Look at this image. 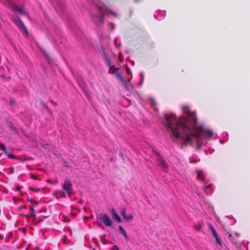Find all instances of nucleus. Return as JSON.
I'll return each mask as SVG.
<instances>
[{"instance_id": "f257e3e1", "label": "nucleus", "mask_w": 250, "mask_h": 250, "mask_svg": "<svg viewBox=\"0 0 250 250\" xmlns=\"http://www.w3.org/2000/svg\"><path fill=\"white\" fill-rule=\"evenodd\" d=\"M180 126L183 128V133H181V138H180L182 146L191 145L192 137L199 140L201 139L202 135H204L206 139L211 138L213 135L211 130L204 127L203 125L199 126H197V125H191L188 120L185 118H182L177 123V127Z\"/></svg>"}, {"instance_id": "f03ea898", "label": "nucleus", "mask_w": 250, "mask_h": 250, "mask_svg": "<svg viewBox=\"0 0 250 250\" xmlns=\"http://www.w3.org/2000/svg\"><path fill=\"white\" fill-rule=\"evenodd\" d=\"M182 108L184 112L188 116L189 119L191 120L192 122H190L189 120L185 117H181L179 120H177L174 115H166L165 119L167 121V127L170 129V131L174 138L178 140L181 138L180 132L183 131L182 127H177V124L182 118H185L188 120L189 124L191 125H197V118L196 116L195 112H191L189 107L187 105H184L182 106Z\"/></svg>"}, {"instance_id": "7ed1b4c3", "label": "nucleus", "mask_w": 250, "mask_h": 250, "mask_svg": "<svg viewBox=\"0 0 250 250\" xmlns=\"http://www.w3.org/2000/svg\"><path fill=\"white\" fill-rule=\"evenodd\" d=\"M11 20L14 22L21 31L23 32L26 36H29V32L21 19L17 16H10Z\"/></svg>"}, {"instance_id": "20e7f679", "label": "nucleus", "mask_w": 250, "mask_h": 250, "mask_svg": "<svg viewBox=\"0 0 250 250\" xmlns=\"http://www.w3.org/2000/svg\"><path fill=\"white\" fill-rule=\"evenodd\" d=\"M10 8L15 12H19L21 15H23L30 19L28 13L25 12L22 7L18 6L13 1L9 0L8 1Z\"/></svg>"}, {"instance_id": "39448f33", "label": "nucleus", "mask_w": 250, "mask_h": 250, "mask_svg": "<svg viewBox=\"0 0 250 250\" xmlns=\"http://www.w3.org/2000/svg\"><path fill=\"white\" fill-rule=\"evenodd\" d=\"M10 8L15 12H19L21 15H23L30 19L28 13L25 12L22 7L18 6L13 1L9 0L8 1Z\"/></svg>"}, {"instance_id": "423d86ee", "label": "nucleus", "mask_w": 250, "mask_h": 250, "mask_svg": "<svg viewBox=\"0 0 250 250\" xmlns=\"http://www.w3.org/2000/svg\"><path fill=\"white\" fill-rule=\"evenodd\" d=\"M62 188L63 190L66 191L67 195L69 197H70L73 194L72 183L68 178H66L65 179Z\"/></svg>"}, {"instance_id": "0eeeda50", "label": "nucleus", "mask_w": 250, "mask_h": 250, "mask_svg": "<svg viewBox=\"0 0 250 250\" xmlns=\"http://www.w3.org/2000/svg\"><path fill=\"white\" fill-rule=\"evenodd\" d=\"M98 218L106 226L111 227L113 225V222L110 217L107 214H100L98 216Z\"/></svg>"}, {"instance_id": "6e6552de", "label": "nucleus", "mask_w": 250, "mask_h": 250, "mask_svg": "<svg viewBox=\"0 0 250 250\" xmlns=\"http://www.w3.org/2000/svg\"><path fill=\"white\" fill-rule=\"evenodd\" d=\"M92 19L95 24L98 25H101L104 23V15L101 12H99L97 14L93 15Z\"/></svg>"}, {"instance_id": "1a4fd4ad", "label": "nucleus", "mask_w": 250, "mask_h": 250, "mask_svg": "<svg viewBox=\"0 0 250 250\" xmlns=\"http://www.w3.org/2000/svg\"><path fill=\"white\" fill-rule=\"evenodd\" d=\"M157 155V159L158 162V165L162 167L164 169L166 170L168 168V164L166 162L164 159L160 155V154L157 152L156 153Z\"/></svg>"}, {"instance_id": "9d476101", "label": "nucleus", "mask_w": 250, "mask_h": 250, "mask_svg": "<svg viewBox=\"0 0 250 250\" xmlns=\"http://www.w3.org/2000/svg\"><path fill=\"white\" fill-rule=\"evenodd\" d=\"M229 239L231 242V243L234 245L237 249H240L241 248V242L236 239L234 236H233L231 234L229 235Z\"/></svg>"}, {"instance_id": "9b49d317", "label": "nucleus", "mask_w": 250, "mask_h": 250, "mask_svg": "<svg viewBox=\"0 0 250 250\" xmlns=\"http://www.w3.org/2000/svg\"><path fill=\"white\" fill-rule=\"evenodd\" d=\"M208 226H209V228H210V230H211L213 236L215 238L217 243H218L219 244L221 245V240L218 237V234H217L216 230L215 229L213 228V227L211 224H209L208 225Z\"/></svg>"}, {"instance_id": "f8f14e48", "label": "nucleus", "mask_w": 250, "mask_h": 250, "mask_svg": "<svg viewBox=\"0 0 250 250\" xmlns=\"http://www.w3.org/2000/svg\"><path fill=\"white\" fill-rule=\"evenodd\" d=\"M54 195L57 199L65 198L66 197L65 193L62 190H56L54 193Z\"/></svg>"}, {"instance_id": "ddd939ff", "label": "nucleus", "mask_w": 250, "mask_h": 250, "mask_svg": "<svg viewBox=\"0 0 250 250\" xmlns=\"http://www.w3.org/2000/svg\"><path fill=\"white\" fill-rule=\"evenodd\" d=\"M111 213L112 214V217L113 219H116L117 221L119 223L121 222L122 221V220L120 218V217L119 216L117 212L116 211L115 209L114 208L111 209Z\"/></svg>"}, {"instance_id": "4468645a", "label": "nucleus", "mask_w": 250, "mask_h": 250, "mask_svg": "<svg viewBox=\"0 0 250 250\" xmlns=\"http://www.w3.org/2000/svg\"><path fill=\"white\" fill-rule=\"evenodd\" d=\"M119 228L121 233L124 235V236L125 237V239L128 240L129 239L128 236L126 232L125 231V230L123 228V227L122 226H119Z\"/></svg>"}, {"instance_id": "2eb2a0df", "label": "nucleus", "mask_w": 250, "mask_h": 250, "mask_svg": "<svg viewBox=\"0 0 250 250\" xmlns=\"http://www.w3.org/2000/svg\"><path fill=\"white\" fill-rule=\"evenodd\" d=\"M205 178V174L201 170L198 172L197 174V178L198 180L204 181Z\"/></svg>"}, {"instance_id": "dca6fc26", "label": "nucleus", "mask_w": 250, "mask_h": 250, "mask_svg": "<svg viewBox=\"0 0 250 250\" xmlns=\"http://www.w3.org/2000/svg\"><path fill=\"white\" fill-rule=\"evenodd\" d=\"M109 67V70L108 71L109 73L114 74L116 72V70H118L119 68H117L115 67L114 65H111Z\"/></svg>"}, {"instance_id": "f3484780", "label": "nucleus", "mask_w": 250, "mask_h": 250, "mask_svg": "<svg viewBox=\"0 0 250 250\" xmlns=\"http://www.w3.org/2000/svg\"><path fill=\"white\" fill-rule=\"evenodd\" d=\"M114 74H115L116 77L121 82H125V81L124 80L123 77L122 75V74L120 72H116Z\"/></svg>"}, {"instance_id": "a211bd4d", "label": "nucleus", "mask_w": 250, "mask_h": 250, "mask_svg": "<svg viewBox=\"0 0 250 250\" xmlns=\"http://www.w3.org/2000/svg\"><path fill=\"white\" fill-rule=\"evenodd\" d=\"M79 84L83 89V90L86 92V87L85 86V84L83 82L82 80H81L79 82Z\"/></svg>"}, {"instance_id": "6ab92c4d", "label": "nucleus", "mask_w": 250, "mask_h": 250, "mask_svg": "<svg viewBox=\"0 0 250 250\" xmlns=\"http://www.w3.org/2000/svg\"><path fill=\"white\" fill-rule=\"evenodd\" d=\"M126 208L125 207H123L121 208V214L122 216L125 218V217L126 216Z\"/></svg>"}, {"instance_id": "aec40b11", "label": "nucleus", "mask_w": 250, "mask_h": 250, "mask_svg": "<svg viewBox=\"0 0 250 250\" xmlns=\"http://www.w3.org/2000/svg\"><path fill=\"white\" fill-rule=\"evenodd\" d=\"M0 149L4 152L5 154H7V150L6 149V146L2 144H0Z\"/></svg>"}, {"instance_id": "412c9836", "label": "nucleus", "mask_w": 250, "mask_h": 250, "mask_svg": "<svg viewBox=\"0 0 250 250\" xmlns=\"http://www.w3.org/2000/svg\"><path fill=\"white\" fill-rule=\"evenodd\" d=\"M133 216L131 214H130V215H126L125 217V219L127 221H131V220H133Z\"/></svg>"}, {"instance_id": "4be33fe9", "label": "nucleus", "mask_w": 250, "mask_h": 250, "mask_svg": "<svg viewBox=\"0 0 250 250\" xmlns=\"http://www.w3.org/2000/svg\"><path fill=\"white\" fill-rule=\"evenodd\" d=\"M104 60H105V62L107 65L108 67H109L111 65L110 60L108 58L105 57L104 59Z\"/></svg>"}, {"instance_id": "5701e85b", "label": "nucleus", "mask_w": 250, "mask_h": 250, "mask_svg": "<svg viewBox=\"0 0 250 250\" xmlns=\"http://www.w3.org/2000/svg\"><path fill=\"white\" fill-rule=\"evenodd\" d=\"M10 129H11V130L12 131H13L14 132H15L16 133H17L18 132V129L14 125H11L10 126Z\"/></svg>"}, {"instance_id": "b1692460", "label": "nucleus", "mask_w": 250, "mask_h": 250, "mask_svg": "<svg viewBox=\"0 0 250 250\" xmlns=\"http://www.w3.org/2000/svg\"><path fill=\"white\" fill-rule=\"evenodd\" d=\"M30 210L31 211V217H35L36 214H35V210L33 208V207H30Z\"/></svg>"}, {"instance_id": "393cba45", "label": "nucleus", "mask_w": 250, "mask_h": 250, "mask_svg": "<svg viewBox=\"0 0 250 250\" xmlns=\"http://www.w3.org/2000/svg\"><path fill=\"white\" fill-rule=\"evenodd\" d=\"M28 188L31 191H33L34 192H37L39 190V189H37V188H34V187H29Z\"/></svg>"}, {"instance_id": "a878e982", "label": "nucleus", "mask_w": 250, "mask_h": 250, "mask_svg": "<svg viewBox=\"0 0 250 250\" xmlns=\"http://www.w3.org/2000/svg\"><path fill=\"white\" fill-rule=\"evenodd\" d=\"M16 188L21 195H23V193L21 190V188L19 186H18L16 187Z\"/></svg>"}, {"instance_id": "bb28decb", "label": "nucleus", "mask_w": 250, "mask_h": 250, "mask_svg": "<svg viewBox=\"0 0 250 250\" xmlns=\"http://www.w3.org/2000/svg\"><path fill=\"white\" fill-rule=\"evenodd\" d=\"M7 156L9 158H11V159H15V157L12 155V154H9V153H8L7 152V154H6Z\"/></svg>"}, {"instance_id": "cd10ccee", "label": "nucleus", "mask_w": 250, "mask_h": 250, "mask_svg": "<svg viewBox=\"0 0 250 250\" xmlns=\"http://www.w3.org/2000/svg\"><path fill=\"white\" fill-rule=\"evenodd\" d=\"M30 177H31V178L32 179H34V180H36L37 179L36 176L35 175L31 173L30 174Z\"/></svg>"}, {"instance_id": "c85d7f7f", "label": "nucleus", "mask_w": 250, "mask_h": 250, "mask_svg": "<svg viewBox=\"0 0 250 250\" xmlns=\"http://www.w3.org/2000/svg\"><path fill=\"white\" fill-rule=\"evenodd\" d=\"M108 12H109V13L110 14H111V15H113L114 16L116 17H118V15H117L116 14L114 13H113V12H112L111 11L109 10Z\"/></svg>"}, {"instance_id": "c756f323", "label": "nucleus", "mask_w": 250, "mask_h": 250, "mask_svg": "<svg viewBox=\"0 0 250 250\" xmlns=\"http://www.w3.org/2000/svg\"><path fill=\"white\" fill-rule=\"evenodd\" d=\"M202 227L201 224L199 223V226L197 227L196 229L198 231H199L201 229V228Z\"/></svg>"}, {"instance_id": "7c9ffc66", "label": "nucleus", "mask_w": 250, "mask_h": 250, "mask_svg": "<svg viewBox=\"0 0 250 250\" xmlns=\"http://www.w3.org/2000/svg\"><path fill=\"white\" fill-rule=\"evenodd\" d=\"M50 102H51V103H52V104H53V105H56V104H57L56 103H55V102H53V101H52V100H51V101H50Z\"/></svg>"}, {"instance_id": "2f4dec72", "label": "nucleus", "mask_w": 250, "mask_h": 250, "mask_svg": "<svg viewBox=\"0 0 250 250\" xmlns=\"http://www.w3.org/2000/svg\"><path fill=\"white\" fill-rule=\"evenodd\" d=\"M150 99H151V100L152 101V102H153V104H154V105H155V104H156V103H155V100H154L153 98H151Z\"/></svg>"}, {"instance_id": "473e14b6", "label": "nucleus", "mask_w": 250, "mask_h": 250, "mask_svg": "<svg viewBox=\"0 0 250 250\" xmlns=\"http://www.w3.org/2000/svg\"><path fill=\"white\" fill-rule=\"evenodd\" d=\"M211 186H212V184H209L206 187V188H209L211 187Z\"/></svg>"}, {"instance_id": "72a5a7b5", "label": "nucleus", "mask_w": 250, "mask_h": 250, "mask_svg": "<svg viewBox=\"0 0 250 250\" xmlns=\"http://www.w3.org/2000/svg\"><path fill=\"white\" fill-rule=\"evenodd\" d=\"M114 248H115L116 250H120L117 246L116 245L114 246Z\"/></svg>"}, {"instance_id": "f704fd0d", "label": "nucleus", "mask_w": 250, "mask_h": 250, "mask_svg": "<svg viewBox=\"0 0 250 250\" xmlns=\"http://www.w3.org/2000/svg\"><path fill=\"white\" fill-rule=\"evenodd\" d=\"M14 103V100H13V99H11V100H10V103L11 104H13Z\"/></svg>"}, {"instance_id": "c9c22d12", "label": "nucleus", "mask_w": 250, "mask_h": 250, "mask_svg": "<svg viewBox=\"0 0 250 250\" xmlns=\"http://www.w3.org/2000/svg\"><path fill=\"white\" fill-rule=\"evenodd\" d=\"M43 105L48 110H49L48 107L45 104H43Z\"/></svg>"}, {"instance_id": "e433bc0d", "label": "nucleus", "mask_w": 250, "mask_h": 250, "mask_svg": "<svg viewBox=\"0 0 250 250\" xmlns=\"http://www.w3.org/2000/svg\"><path fill=\"white\" fill-rule=\"evenodd\" d=\"M65 221H67V222H70V219H69V218H67L66 219V220H65Z\"/></svg>"}, {"instance_id": "4c0bfd02", "label": "nucleus", "mask_w": 250, "mask_h": 250, "mask_svg": "<svg viewBox=\"0 0 250 250\" xmlns=\"http://www.w3.org/2000/svg\"><path fill=\"white\" fill-rule=\"evenodd\" d=\"M235 234L237 236H240V234L238 233H235Z\"/></svg>"}, {"instance_id": "58836bf2", "label": "nucleus", "mask_w": 250, "mask_h": 250, "mask_svg": "<svg viewBox=\"0 0 250 250\" xmlns=\"http://www.w3.org/2000/svg\"><path fill=\"white\" fill-rule=\"evenodd\" d=\"M110 161L111 162L112 161H113V158H111L110 159Z\"/></svg>"}, {"instance_id": "ea45409f", "label": "nucleus", "mask_w": 250, "mask_h": 250, "mask_svg": "<svg viewBox=\"0 0 250 250\" xmlns=\"http://www.w3.org/2000/svg\"><path fill=\"white\" fill-rule=\"evenodd\" d=\"M30 202H34V200H33L32 199H31V200H30Z\"/></svg>"}, {"instance_id": "a19ab883", "label": "nucleus", "mask_w": 250, "mask_h": 250, "mask_svg": "<svg viewBox=\"0 0 250 250\" xmlns=\"http://www.w3.org/2000/svg\"><path fill=\"white\" fill-rule=\"evenodd\" d=\"M100 226H101V227L102 228V229H104V228L103 227H102L101 225H100Z\"/></svg>"}, {"instance_id": "79ce46f5", "label": "nucleus", "mask_w": 250, "mask_h": 250, "mask_svg": "<svg viewBox=\"0 0 250 250\" xmlns=\"http://www.w3.org/2000/svg\"><path fill=\"white\" fill-rule=\"evenodd\" d=\"M33 159L32 158H29V160H32Z\"/></svg>"}, {"instance_id": "37998d69", "label": "nucleus", "mask_w": 250, "mask_h": 250, "mask_svg": "<svg viewBox=\"0 0 250 250\" xmlns=\"http://www.w3.org/2000/svg\"><path fill=\"white\" fill-rule=\"evenodd\" d=\"M39 221H42V220H41V219H40Z\"/></svg>"}, {"instance_id": "c03bdc74", "label": "nucleus", "mask_w": 250, "mask_h": 250, "mask_svg": "<svg viewBox=\"0 0 250 250\" xmlns=\"http://www.w3.org/2000/svg\"><path fill=\"white\" fill-rule=\"evenodd\" d=\"M239 250H241V248H240V249H238Z\"/></svg>"}]
</instances>
